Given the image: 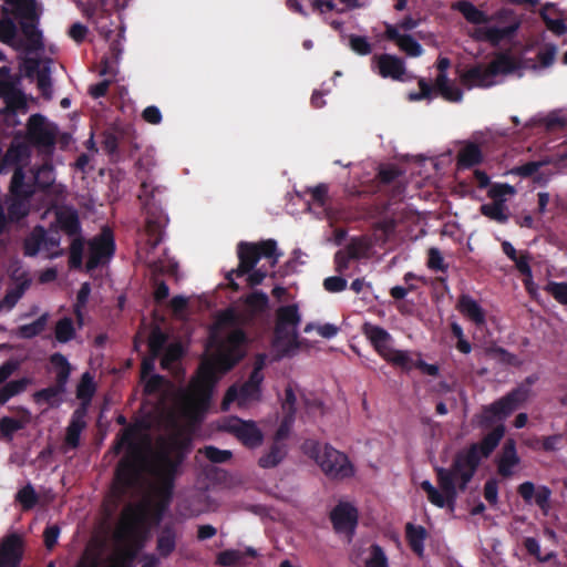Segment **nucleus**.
<instances>
[{
	"mask_svg": "<svg viewBox=\"0 0 567 567\" xmlns=\"http://www.w3.org/2000/svg\"><path fill=\"white\" fill-rule=\"evenodd\" d=\"M538 379L536 373L530 374L502 398L482 406L481 413L476 416L478 425L483 429L493 427L492 431L480 442L472 443L468 447L458 451L450 468L435 467L436 481L441 491L434 487L430 481L421 482L420 487L426 493L431 504L439 508L454 509L458 491L464 492L467 488L482 460L489 457L504 437L506 427L503 421L527 403Z\"/></svg>",
	"mask_w": 567,
	"mask_h": 567,
	"instance_id": "f257e3e1",
	"label": "nucleus"
},
{
	"mask_svg": "<svg viewBox=\"0 0 567 567\" xmlns=\"http://www.w3.org/2000/svg\"><path fill=\"white\" fill-rule=\"evenodd\" d=\"M538 379L536 373L530 374L502 398L482 406L481 413L476 416L478 425L483 429L493 427L492 431L480 442L472 443L468 447L458 451L450 468L435 467L436 481L441 491L434 487L430 481L421 482L420 487L426 493L431 504L439 508L454 509L458 491L464 492L467 488L482 460L489 457L504 437L506 427L503 421L527 403Z\"/></svg>",
	"mask_w": 567,
	"mask_h": 567,
	"instance_id": "f03ea898",
	"label": "nucleus"
},
{
	"mask_svg": "<svg viewBox=\"0 0 567 567\" xmlns=\"http://www.w3.org/2000/svg\"><path fill=\"white\" fill-rule=\"evenodd\" d=\"M27 176L24 167H18L11 176L8 194L0 198V236L11 225H18L30 214V203L38 190H48L55 182V171L51 161L30 169Z\"/></svg>",
	"mask_w": 567,
	"mask_h": 567,
	"instance_id": "7ed1b4c3",
	"label": "nucleus"
},
{
	"mask_svg": "<svg viewBox=\"0 0 567 567\" xmlns=\"http://www.w3.org/2000/svg\"><path fill=\"white\" fill-rule=\"evenodd\" d=\"M164 192V187L155 186L152 181H144L141 184L138 199L146 214V245L150 250L155 249L162 243L164 228L168 223V217L162 208Z\"/></svg>",
	"mask_w": 567,
	"mask_h": 567,
	"instance_id": "20e7f679",
	"label": "nucleus"
},
{
	"mask_svg": "<svg viewBox=\"0 0 567 567\" xmlns=\"http://www.w3.org/2000/svg\"><path fill=\"white\" fill-rule=\"evenodd\" d=\"M248 342V336L241 328H235L223 337L212 334L210 344L215 348L213 364L202 367H212L215 374L216 370L229 372L246 357Z\"/></svg>",
	"mask_w": 567,
	"mask_h": 567,
	"instance_id": "39448f33",
	"label": "nucleus"
},
{
	"mask_svg": "<svg viewBox=\"0 0 567 567\" xmlns=\"http://www.w3.org/2000/svg\"><path fill=\"white\" fill-rule=\"evenodd\" d=\"M303 452L320 466L321 471L332 480H344L354 475V467L347 454L329 444L307 440L302 444Z\"/></svg>",
	"mask_w": 567,
	"mask_h": 567,
	"instance_id": "423d86ee",
	"label": "nucleus"
},
{
	"mask_svg": "<svg viewBox=\"0 0 567 567\" xmlns=\"http://www.w3.org/2000/svg\"><path fill=\"white\" fill-rule=\"evenodd\" d=\"M216 381L212 367H200L197 379L192 382L190 394L185 399L182 408L184 417L190 423L198 424L203 421Z\"/></svg>",
	"mask_w": 567,
	"mask_h": 567,
	"instance_id": "0eeeda50",
	"label": "nucleus"
},
{
	"mask_svg": "<svg viewBox=\"0 0 567 567\" xmlns=\"http://www.w3.org/2000/svg\"><path fill=\"white\" fill-rule=\"evenodd\" d=\"M237 256L239 260L237 268L226 274L228 285L234 291H238L240 288L234 280V276L239 278L250 272L262 257L272 259V266L279 257L277 254V243L274 239L261 240L257 244L240 241L237 245Z\"/></svg>",
	"mask_w": 567,
	"mask_h": 567,
	"instance_id": "6e6552de",
	"label": "nucleus"
},
{
	"mask_svg": "<svg viewBox=\"0 0 567 567\" xmlns=\"http://www.w3.org/2000/svg\"><path fill=\"white\" fill-rule=\"evenodd\" d=\"M181 465L182 457L172 460L171 454L166 451L161 452L155 458L153 474L157 481L156 494L159 497V502L156 505L158 519L173 498L175 480Z\"/></svg>",
	"mask_w": 567,
	"mask_h": 567,
	"instance_id": "1a4fd4ad",
	"label": "nucleus"
},
{
	"mask_svg": "<svg viewBox=\"0 0 567 567\" xmlns=\"http://www.w3.org/2000/svg\"><path fill=\"white\" fill-rule=\"evenodd\" d=\"M50 363L56 370L55 382L53 385L35 391L33 400L38 404L45 403L51 408H56L61 404V396L66 391V384L71 374V364L60 352L51 354Z\"/></svg>",
	"mask_w": 567,
	"mask_h": 567,
	"instance_id": "9d476101",
	"label": "nucleus"
},
{
	"mask_svg": "<svg viewBox=\"0 0 567 567\" xmlns=\"http://www.w3.org/2000/svg\"><path fill=\"white\" fill-rule=\"evenodd\" d=\"M58 133L56 124L49 122L44 115L35 113L28 118L22 138L30 147L34 146L41 152L51 154L56 144Z\"/></svg>",
	"mask_w": 567,
	"mask_h": 567,
	"instance_id": "9b49d317",
	"label": "nucleus"
},
{
	"mask_svg": "<svg viewBox=\"0 0 567 567\" xmlns=\"http://www.w3.org/2000/svg\"><path fill=\"white\" fill-rule=\"evenodd\" d=\"M20 79L11 73L9 65L0 66V99L3 100L4 106L0 110V114L4 117L16 116L18 112L28 110L25 94L19 87Z\"/></svg>",
	"mask_w": 567,
	"mask_h": 567,
	"instance_id": "f8f14e48",
	"label": "nucleus"
},
{
	"mask_svg": "<svg viewBox=\"0 0 567 567\" xmlns=\"http://www.w3.org/2000/svg\"><path fill=\"white\" fill-rule=\"evenodd\" d=\"M454 8L460 11L465 20L472 24L481 25L495 22L494 27H511L517 24V30L520 27V21L515 11L507 7H502L492 14L480 10L472 2L467 0L458 1Z\"/></svg>",
	"mask_w": 567,
	"mask_h": 567,
	"instance_id": "ddd939ff",
	"label": "nucleus"
},
{
	"mask_svg": "<svg viewBox=\"0 0 567 567\" xmlns=\"http://www.w3.org/2000/svg\"><path fill=\"white\" fill-rule=\"evenodd\" d=\"M13 8V18L19 20L21 31L33 49L42 45V34L37 28L38 16L34 0H4Z\"/></svg>",
	"mask_w": 567,
	"mask_h": 567,
	"instance_id": "4468645a",
	"label": "nucleus"
},
{
	"mask_svg": "<svg viewBox=\"0 0 567 567\" xmlns=\"http://www.w3.org/2000/svg\"><path fill=\"white\" fill-rule=\"evenodd\" d=\"M301 321L298 305L281 306L276 311V338L287 341L290 347H298L297 327Z\"/></svg>",
	"mask_w": 567,
	"mask_h": 567,
	"instance_id": "2eb2a0df",
	"label": "nucleus"
},
{
	"mask_svg": "<svg viewBox=\"0 0 567 567\" xmlns=\"http://www.w3.org/2000/svg\"><path fill=\"white\" fill-rule=\"evenodd\" d=\"M89 257L86 260V270L92 271L100 265L109 261L115 254V240L110 228H103L102 231L87 243Z\"/></svg>",
	"mask_w": 567,
	"mask_h": 567,
	"instance_id": "dca6fc26",
	"label": "nucleus"
},
{
	"mask_svg": "<svg viewBox=\"0 0 567 567\" xmlns=\"http://www.w3.org/2000/svg\"><path fill=\"white\" fill-rule=\"evenodd\" d=\"M221 429L237 437L245 446L254 449L264 441V434L255 421H245L238 416L226 417Z\"/></svg>",
	"mask_w": 567,
	"mask_h": 567,
	"instance_id": "f3484780",
	"label": "nucleus"
},
{
	"mask_svg": "<svg viewBox=\"0 0 567 567\" xmlns=\"http://www.w3.org/2000/svg\"><path fill=\"white\" fill-rule=\"evenodd\" d=\"M262 381L264 375H257V372H251L248 380L244 382L240 389H237L236 385L229 386L221 401V410L228 411L230 404L236 400H239L240 403L258 401L261 396Z\"/></svg>",
	"mask_w": 567,
	"mask_h": 567,
	"instance_id": "a211bd4d",
	"label": "nucleus"
},
{
	"mask_svg": "<svg viewBox=\"0 0 567 567\" xmlns=\"http://www.w3.org/2000/svg\"><path fill=\"white\" fill-rule=\"evenodd\" d=\"M372 70L383 79L402 81L405 74V64L403 59L396 55L382 53L372 58Z\"/></svg>",
	"mask_w": 567,
	"mask_h": 567,
	"instance_id": "6ab92c4d",
	"label": "nucleus"
},
{
	"mask_svg": "<svg viewBox=\"0 0 567 567\" xmlns=\"http://www.w3.org/2000/svg\"><path fill=\"white\" fill-rule=\"evenodd\" d=\"M517 493L526 504L530 505L534 501L543 514H548L551 497V489L548 486H535L533 482L527 481L518 485Z\"/></svg>",
	"mask_w": 567,
	"mask_h": 567,
	"instance_id": "aec40b11",
	"label": "nucleus"
},
{
	"mask_svg": "<svg viewBox=\"0 0 567 567\" xmlns=\"http://www.w3.org/2000/svg\"><path fill=\"white\" fill-rule=\"evenodd\" d=\"M337 533L353 534L358 525V511L347 502H340L330 513Z\"/></svg>",
	"mask_w": 567,
	"mask_h": 567,
	"instance_id": "412c9836",
	"label": "nucleus"
},
{
	"mask_svg": "<svg viewBox=\"0 0 567 567\" xmlns=\"http://www.w3.org/2000/svg\"><path fill=\"white\" fill-rule=\"evenodd\" d=\"M22 556V539L18 534H10L1 539L0 567H18Z\"/></svg>",
	"mask_w": 567,
	"mask_h": 567,
	"instance_id": "4be33fe9",
	"label": "nucleus"
},
{
	"mask_svg": "<svg viewBox=\"0 0 567 567\" xmlns=\"http://www.w3.org/2000/svg\"><path fill=\"white\" fill-rule=\"evenodd\" d=\"M517 33V24L511 27H477L471 33L475 41L488 42L496 47L506 39H512Z\"/></svg>",
	"mask_w": 567,
	"mask_h": 567,
	"instance_id": "5701e85b",
	"label": "nucleus"
},
{
	"mask_svg": "<svg viewBox=\"0 0 567 567\" xmlns=\"http://www.w3.org/2000/svg\"><path fill=\"white\" fill-rule=\"evenodd\" d=\"M384 38L388 41L394 42L402 52L412 58L422 55L423 48L412 35L401 34L398 31V27L388 22L384 23Z\"/></svg>",
	"mask_w": 567,
	"mask_h": 567,
	"instance_id": "b1692460",
	"label": "nucleus"
},
{
	"mask_svg": "<svg viewBox=\"0 0 567 567\" xmlns=\"http://www.w3.org/2000/svg\"><path fill=\"white\" fill-rule=\"evenodd\" d=\"M519 463L520 457L517 454L516 442L514 439H507L496 461L497 473L504 478H509Z\"/></svg>",
	"mask_w": 567,
	"mask_h": 567,
	"instance_id": "393cba45",
	"label": "nucleus"
},
{
	"mask_svg": "<svg viewBox=\"0 0 567 567\" xmlns=\"http://www.w3.org/2000/svg\"><path fill=\"white\" fill-rule=\"evenodd\" d=\"M138 477V464L136 457H123L115 471V481L123 489L133 487Z\"/></svg>",
	"mask_w": 567,
	"mask_h": 567,
	"instance_id": "a878e982",
	"label": "nucleus"
},
{
	"mask_svg": "<svg viewBox=\"0 0 567 567\" xmlns=\"http://www.w3.org/2000/svg\"><path fill=\"white\" fill-rule=\"evenodd\" d=\"M85 416V406L78 408L72 413L64 437V443L70 449H76L80 445L81 433L86 427Z\"/></svg>",
	"mask_w": 567,
	"mask_h": 567,
	"instance_id": "bb28decb",
	"label": "nucleus"
},
{
	"mask_svg": "<svg viewBox=\"0 0 567 567\" xmlns=\"http://www.w3.org/2000/svg\"><path fill=\"white\" fill-rule=\"evenodd\" d=\"M362 332L369 339L375 351L383 357L391 349L389 343L391 334L382 327L365 322Z\"/></svg>",
	"mask_w": 567,
	"mask_h": 567,
	"instance_id": "cd10ccee",
	"label": "nucleus"
},
{
	"mask_svg": "<svg viewBox=\"0 0 567 567\" xmlns=\"http://www.w3.org/2000/svg\"><path fill=\"white\" fill-rule=\"evenodd\" d=\"M12 280L14 281V286L7 289L2 299L3 305L8 309H12L31 286V279L27 272H22L18 276L13 275Z\"/></svg>",
	"mask_w": 567,
	"mask_h": 567,
	"instance_id": "c85d7f7f",
	"label": "nucleus"
},
{
	"mask_svg": "<svg viewBox=\"0 0 567 567\" xmlns=\"http://www.w3.org/2000/svg\"><path fill=\"white\" fill-rule=\"evenodd\" d=\"M258 553L252 547L245 550L226 549L220 551L216 557V564L223 567H237L246 564V557L256 558Z\"/></svg>",
	"mask_w": 567,
	"mask_h": 567,
	"instance_id": "c756f323",
	"label": "nucleus"
},
{
	"mask_svg": "<svg viewBox=\"0 0 567 567\" xmlns=\"http://www.w3.org/2000/svg\"><path fill=\"white\" fill-rule=\"evenodd\" d=\"M13 8L8 4L1 8L0 42L13 45L18 35V25L12 19Z\"/></svg>",
	"mask_w": 567,
	"mask_h": 567,
	"instance_id": "7c9ffc66",
	"label": "nucleus"
},
{
	"mask_svg": "<svg viewBox=\"0 0 567 567\" xmlns=\"http://www.w3.org/2000/svg\"><path fill=\"white\" fill-rule=\"evenodd\" d=\"M457 308L460 312L474 322L476 326L485 323V312L478 302L468 295L458 298Z\"/></svg>",
	"mask_w": 567,
	"mask_h": 567,
	"instance_id": "2f4dec72",
	"label": "nucleus"
},
{
	"mask_svg": "<svg viewBox=\"0 0 567 567\" xmlns=\"http://www.w3.org/2000/svg\"><path fill=\"white\" fill-rule=\"evenodd\" d=\"M56 223L60 229L69 237L74 238L82 236V226L76 210L69 209L59 212L56 214Z\"/></svg>",
	"mask_w": 567,
	"mask_h": 567,
	"instance_id": "473e14b6",
	"label": "nucleus"
},
{
	"mask_svg": "<svg viewBox=\"0 0 567 567\" xmlns=\"http://www.w3.org/2000/svg\"><path fill=\"white\" fill-rule=\"evenodd\" d=\"M427 537V532L425 527L421 525H414L412 523H408L405 525V538L411 550L422 557L424 554V542Z\"/></svg>",
	"mask_w": 567,
	"mask_h": 567,
	"instance_id": "72a5a7b5",
	"label": "nucleus"
},
{
	"mask_svg": "<svg viewBox=\"0 0 567 567\" xmlns=\"http://www.w3.org/2000/svg\"><path fill=\"white\" fill-rule=\"evenodd\" d=\"M177 534L172 526H164L156 539V550L161 558L169 557L176 549Z\"/></svg>",
	"mask_w": 567,
	"mask_h": 567,
	"instance_id": "f704fd0d",
	"label": "nucleus"
},
{
	"mask_svg": "<svg viewBox=\"0 0 567 567\" xmlns=\"http://www.w3.org/2000/svg\"><path fill=\"white\" fill-rule=\"evenodd\" d=\"M492 78H494V75L489 73L488 66L485 68L481 64L472 66L461 76L464 84L478 86H488Z\"/></svg>",
	"mask_w": 567,
	"mask_h": 567,
	"instance_id": "c9c22d12",
	"label": "nucleus"
},
{
	"mask_svg": "<svg viewBox=\"0 0 567 567\" xmlns=\"http://www.w3.org/2000/svg\"><path fill=\"white\" fill-rule=\"evenodd\" d=\"M32 383L30 378L11 380L0 386V405H4L10 399L23 393Z\"/></svg>",
	"mask_w": 567,
	"mask_h": 567,
	"instance_id": "e433bc0d",
	"label": "nucleus"
},
{
	"mask_svg": "<svg viewBox=\"0 0 567 567\" xmlns=\"http://www.w3.org/2000/svg\"><path fill=\"white\" fill-rule=\"evenodd\" d=\"M287 455L285 443L272 442L269 450L259 457L258 465L262 468H272L277 466Z\"/></svg>",
	"mask_w": 567,
	"mask_h": 567,
	"instance_id": "4c0bfd02",
	"label": "nucleus"
},
{
	"mask_svg": "<svg viewBox=\"0 0 567 567\" xmlns=\"http://www.w3.org/2000/svg\"><path fill=\"white\" fill-rule=\"evenodd\" d=\"M482 161V151L475 143L466 144L457 154V165L463 168H470L478 165Z\"/></svg>",
	"mask_w": 567,
	"mask_h": 567,
	"instance_id": "58836bf2",
	"label": "nucleus"
},
{
	"mask_svg": "<svg viewBox=\"0 0 567 567\" xmlns=\"http://www.w3.org/2000/svg\"><path fill=\"white\" fill-rule=\"evenodd\" d=\"M44 227L35 226L23 241V254L28 257H35L43 249Z\"/></svg>",
	"mask_w": 567,
	"mask_h": 567,
	"instance_id": "ea45409f",
	"label": "nucleus"
},
{
	"mask_svg": "<svg viewBox=\"0 0 567 567\" xmlns=\"http://www.w3.org/2000/svg\"><path fill=\"white\" fill-rule=\"evenodd\" d=\"M435 87L441 95L449 102H461L463 97L462 90L452 84L446 74H437Z\"/></svg>",
	"mask_w": 567,
	"mask_h": 567,
	"instance_id": "a19ab883",
	"label": "nucleus"
},
{
	"mask_svg": "<svg viewBox=\"0 0 567 567\" xmlns=\"http://www.w3.org/2000/svg\"><path fill=\"white\" fill-rule=\"evenodd\" d=\"M117 38H121V34H117ZM122 52H123V49L121 45V40L120 39L112 40L110 43V47H109V52L102 60V68L100 71L101 75L114 73L113 65L118 63Z\"/></svg>",
	"mask_w": 567,
	"mask_h": 567,
	"instance_id": "79ce46f5",
	"label": "nucleus"
},
{
	"mask_svg": "<svg viewBox=\"0 0 567 567\" xmlns=\"http://www.w3.org/2000/svg\"><path fill=\"white\" fill-rule=\"evenodd\" d=\"M517 63L508 53H498L496 58L488 64L489 73L496 76L498 74H508L516 70Z\"/></svg>",
	"mask_w": 567,
	"mask_h": 567,
	"instance_id": "37998d69",
	"label": "nucleus"
},
{
	"mask_svg": "<svg viewBox=\"0 0 567 567\" xmlns=\"http://www.w3.org/2000/svg\"><path fill=\"white\" fill-rule=\"evenodd\" d=\"M243 301L251 316L264 312L269 305L268 296L261 290L247 295L243 298Z\"/></svg>",
	"mask_w": 567,
	"mask_h": 567,
	"instance_id": "c03bdc74",
	"label": "nucleus"
},
{
	"mask_svg": "<svg viewBox=\"0 0 567 567\" xmlns=\"http://www.w3.org/2000/svg\"><path fill=\"white\" fill-rule=\"evenodd\" d=\"M480 212L483 216L497 221L498 224H505L508 220V214L506 213V205L502 204L501 200L488 204H483L480 207Z\"/></svg>",
	"mask_w": 567,
	"mask_h": 567,
	"instance_id": "a18cd8bd",
	"label": "nucleus"
},
{
	"mask_svg": "<svg viewBox=\"0 0 567 567\" xmlns=\"http://www.w3.org/2000/svg\"><path fill=\"white\" fill-rule=\"evenodd\" d=\"M85 239L83 236L74 237L69 247V267L71 269H81L83 266V252Z\"/></svg>",
	"mask_w": 567,
	"mask_h": 567,
	"instance_id": "49530a36",
	"label": "nucleus"
},
{
	"mask_svg": "<svg viewBox=\"0 0 567 567\" xmlns=\"http://www.w3.org/2000/svg\"><path fill=\"white\" fill-rule=\"evenodd\" d=\"M49 315L43 313L37 320L31 323L19 327V336L23 339H32L41 334L48 324Z\"/></svg>",
	"mask_w": 567,
	"mask_h": 567,
	"instance_id": "de8ad7c7",
	"label": "nucleus"
},
{
	"mask_svg": "<svg viewBox=\"0 0 567 567\" xmlns=\"http://www.w3.org/2000/svg\"><path fill=\"white\" fill-rule=\"evenodd\" d=\"M61 243V236L58 230L48 231L44 228V240H43V249L50 252V258H59L65 254L64 249L59 248Z\"/></svg>",
	"mask_w": 567,
	"mask_h": 567,
	"instance_id": "09e8293b",
	"label": "nucleus"
},
{
	"mask_svg": "<svg viewBox=\"0 0 567 567\" xmlns=\"http://www.w3.org/2000/svg\"><path fill=\"white\" fill-rule=\"evenodd\" d=\"M16 502L21 505L23 511H30L38 504L39 496L34 487L29 483L18 491Z\"/></svg>",
	"mask_w": 567,
	"mask_h": 567,
	"instance_id": "8fccbe9b",
	"label": "nucleus"
},
{
	"mask_svg": "<svg viewBox=\"0 0 567 567\" xmlns=\"http://www.w3.org/2000/svg\"><path fill=\"white\" fill-rule=\"evenodd\" d=\"M95 383L89 372L82 374L76 386V398L83 403H89L95 393Z\"/></svg>",
	"mask_w": 567,
	"mask_h": 567,
	"instance_id": "3c124183",
	"label": "nucleus"
},
{
	"mask_svg": "<svg viewBox=\"0 0 567 567\" xmlns=\"http://www.w3.org/2000/svg\"><path fill=\"white\" fill-rule=\"evenodd\" d=\"M55 339L61 343H66L75 336L73 321L69 317L60 319L55 324Z\"/></svg>",
	"mask_w": 567,
	"mask_h": 567,
	"instance_id": "603ef678",
	"label": "nucleus"
},
{
	"mask_svg": "<svg viewBox=\"0 0 567 567\" xmlns=\"http://www.w3.org/2000/svg\"><path fill=\"white\" fill-rule=\"evenodd\" d=\"M388 362L402 368L405 371H410L414 367L412 358L406 351L390 349L388 354L382 357Z\"/></svg>",
	"mask_w": 567,
	"mask_h": 567,
	"instance_id": "864d4df0",
	"label": "nucleus"
},
{
	"mask_svg": "<svg viewBox=\"0 0 567 567\" xmlns=\"http://www.w3.org/2000/svg\"><path fill=\"white\" fill-rule=\"evenodd\" d=\"M525 550L540 563H548L556 558L555 551H549L546 555H542L539 542L535 537H526L523 540Z\"/></svg>",
	"mask_w": 567,
	"mask_h": 567,
	"instance_id": "5fc2aeb1",
	"label": "nucleus"
},
{
	"mask_svg": "<svg viewBox=\"0 0 567 567\" xmlns=\"http://www.w3.org/2000/svg\"><path fill=\"white\" fill-rule=\"evenodd\" d=\"M515 194V187L506 183H493L487 190V196L493 199V202L501 200L502 204L506 203L507 196Z\"/></svg>",
	"mask_w": 567,
	"mask_h": 567,
	"instance_id": "6e6d98bb",
	"label": "nucleus"
},
{
	"mask_svg": "<svg viewBox=\"0 0 567 567\" xmlns=\"http://www.w3.org/2000/svg\"><path fill=\"white\" fill-rule=\"evenodd\" d=\"M549 7H551V4L546 3L539 11V16L548 30H550L556 35H564L567 32V24L563 19H551L547 14V9Z\"/></svg>",
	"mask_w": 567,
	"mask_h": 567,
	"instance_id": "4d7b16f0",
	"label": "nucleus"
},
{
	"mask_svg": "<svg viewBox=\"0 0 567 567\" xmlns=\"http://www.w3.org/2000/svg\"><path fill=\"white\" fill-rule=\"evenodd\" d=\"M24 427V422L11 416L0 419V434L3 439L11 441L19 430Z\"/></svg>",
	"mask_w": 567,
	"mask_h": 567,
	"instance_id": "13d9d810",
	"label": "nucleus"
},
{
	"mask_svg": "<svg viewBox=\"0 0 567 567\" xmlns=\"http://www.w3.org/2000/svg\"><path fill=\"white\" fill-rule=\"evenodd\" d=\"M200 452L212 463H217V464L226 463L233 456L230 451H228V450H220V449H218L216 446H213V445L205 446Z\"/></svg>",
	"mask_w": 567,
	"mask_h": 567,
	"instance_id": "bf43d9fd",
	"label": "nucleus"
},
{
	"mask_svg": "<svg viewBox=\"0 0 567 567\" xmlns=\"http://www.w3.org/2000/svg\"><path fill=\"white\" fill-rule=\"evenodd\" d=\"M190 444L192 441L189 436H182L179 434L175 435L171 441V447L175 452V456L172 457V460L182 457L183 462L186 453L190 450Z\"/></svg>",
	"mask_w": 567,
	"mask_h": 567,
	"instance_id": "052dcab7",
	"label": "nucleus"
},
{
	"mask_svg": "<svg viewBox=\"0 0 567 567\" xmlns=\"http://www.w3.org/2000/svg\"><path fill=\"white\" fill-rule=\"evenodd\" d=\"M359 254L355 249V247L350 246L348 248V252L344 254L342 251H337L334 255V264H336V270L338 272H343L349 268L350 261L352 259H358Z\"/></svg>",
	"mask_w": 567,
	"mask_h": 567,
	"instance_id": "680f3d73",
	"label": "nucleus"
},
{
	"mask_svg": "<svg viewBox=\"0 0 567 567\" xmlns=\"http://www.w3.org/2000/svg\"><path fill=\"white\" fill-rule=\"evenodd\" d=\"M37 84L38 89L41 91L42 96L45 99H51L52 83L50 78V71L48 68H43L42 70L38 71Z\"/></svg>",
	"mask_w": 567,
	"mask_h": 567,
	"instance_id": "e2e57ef3",
	"label": "nucleus"
},
{
	"mask_svg": "<svg viewBox=\"0 0 567 567\" xmlns=\"http://www.w3.org/2000/svg\"><path fill=\"white\" fill-rule=\"evenodd\" d=\"M427 267L431 270L445 272L447 265L444 262L443 256L439 248L432 247L427 251Z\"/></svg>",
	"mask_w": 567,
	"mask_h": 567,
	"instance_id": "0e129e2a",
	"label": "nucleus"
},
{
	"mask_svg": "<svg viewBox=\"0 0 567 567\" xmlns=\"http://www.w3.org/2000/svg\"><path fill=\"white\" fill-rule=\"evenodd\" d=\"M350 48L360 55H368L372 51V45L363 35L352 34L349 38Z\"/></svg>",
	"mask_w": 567,
	"mask_h": 567,
	"instance_id": "69168bd1",
	"label": "nucleus"
},
{
	"mask_svg": "<svg viewBox=\"0 0 567 567\" xmlns=\"http://www.w3.org/2000/svg\"><path fill=\"white\" fill-rule=\"evenodd\" d=\"M295 417L296 416L291 415V413L289 415H287V414L284 415V417L275 433L274 442L284 443V441L289 436V433H290L291 427L295 422Z\"/></svg>",
	"mask_w": 567,
	"mask_h": 567,
	"instance_id": "338daca9",
	"label": "nucleus"
},
{
	"mask_svg": "<svg viewBox=\"0 0 567 567\" xmlns=\"http://www.w3.org/2000/svg\"><path fill=\"white\" fill-rule=\"evenodd\" d=\"M367 567H388V559L379 545H373L371 557L367 560Z\"/></svg>",
	"mask_w": 567,
	"mask_h": 567,
	"instance_id": "774afa93",
	"label": "nucleus"
}]
</instances>
